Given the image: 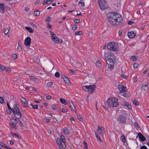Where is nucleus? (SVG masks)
Instances as JSON below:
<instances>
[{
	"label": "nucleus",
	"mask_w": 149,
	"mask_h": 149,
	"mask_svg": "<svg viewBox=\"0 0 149 149\" xmlns=\"http://www.w3.org/2000/svg\"><path fill=\"white\" fill-rule=\"evenodd\" d=\"M51 33V37L52 40L55 42L56 43H61L62 42V39L58 38L55 34L53 33L52 31H50Z\"/></svg>",
	"instance_id": "nucleus-5"
},
{
	"label": "nucleus",
	"mask_w": 149,
	"mask_h": 149,
	"mask_svg": "<svg viewBox=\"0 0 149 149\" xmlns=\"http://www.w3.org/2000/svg\"><path fill=\"white\" fill-rule=\"evenodd\" d=\"M30 24L31 26L33 27H34L35 28H36L37 27V26L36 25L34 24L32 22H30Z\"/></svg>",
	"instance_id": "nucleus-50"
},
{
	"label": "nucleus",
	"mask_w": 149,
	"mask_h": 149,
	"mask_svg": "<svg viewBox=\"0 0 149 149\" xmlns=\"http://www.w3.org/2000/svg\"><path fill=\"white\" fill-rule=\"evenodd\" d=\"M138 135L139 136V139L141 140V141H144L146 140L145 137L141 133H139L138 134Z\"/></svg>",
	"instance_id": "nucleus-18"
},
{
	"label": "nucleus",
	"mask_w": 149,
	"mask_h": 149,
	"mask_svg": "<svg viewBox=\"0 0 149 149\" xmlns=\"http://www.w3.org/2000/svg\"><path fill=\"white\" fill-rule=\"evenodd\" d=\"M30 105L34 109H36L38 108V106L37 104L33 105L31 104Z\"/></svg>",
	"instance_id": "nucleus-40"
},
{
	"label": "nucleus",
	"mask_w": 149,
	"mask_h": 149,
	"mask_svg": "<svg viewBox=\"0 0 149 149\" xmlns=\"http://www.w3.org/2000/svg\"><path fill=\"white\" fill-rule=\"evenodd\" d=\"M111 101H110V100H109V99L107 102L104 103L103 106L104 107L107 109H109L111 107Z\"/></svg>",
	"instance_id": "nucleus-10"
},
{
	"label": "nucleus",
	"mask_w": 149,
	"mask_h": 149,
	"mask_svg": "<svg viewBox=\"0 0 149 149\" xmlns=\"http://www.w3.org/2000/svg\"><path fill=\"white\" fill-rule=\"evenodd\" d=\"M80 21V20L79 19H75L74 20V22L76 23H79Z\"/></svg>",
	"instance_id": "nucleus-51"
},
{
	"label": "nucleus",
	"mask_w": 149,
	"mask_h": 149,
	"mask_svg": "<svg viewBox=\"0 0 149 149\" xmlns=\"http://www.w3.org/2000/svg\"><path fill=\"white\" fill-rule=\"evenodd\" d=\"M52 27V25L49 24V23L48 24V25L47 26V27L49 29H50Z\"/></svg>",
	"instance_id": "nucleus-64"
},
{
	"label": "nucleus",
	"mask_w": 149,
	"mask_h": 149,
	"mask_svg": "<svg viewBox=\"0 0 149 149\" xmlns=\"http://www.w3.org/2000/svg\"><path fill=\"white\" fill-rule=\"evenodd\" d=\"M60 102L64 105H66L67 104V103L66 100L62 98H60Z\"/></svg>",
	"instance_id": "nucleus-26"
},
{
	"label": "nucleus",
	"mask_w": 149,
	"mask_h": 149,
	"mask_svg": "<svg viewBox=\"0 0 149 149\" xmlns=\"http://www.w3.org/2000/svg\"><path fill=\"white\" fill-rule=\"evenodd\" d=\"M52 109L53 110H56L57 109V107L56 106H54L52 107Z\"/></svg>",
	"instance_id": "nucleus-61"
},
{
	"label": "nucleus",
	"mask_w": 149,
	"mask_h": 149,
	"mask_svg": "<svg viewBox=\"0 0 149 149\" xmlns=\"http://www.w3.org/2000/svg\"><path fill=\"white\" fill-rule=\"evenodd\" d=\"M5 70L6 72H9L11 71V69L10 68L8 67H6Z\"/></svg>",
	"instance_id": "nucleus-43"
},
{
	"label": "nucleus",
	"mask_w": 149,
	"mask_h": 149,
	"mask_svg": "<svg viewBox=\"0 0 149 149\" xmlns=\"http://www.w3.org/2000/svg\"><path fill=\"white\" fill-rule=\"evenodd\" d=\"M15 117L19 119L22 116L19 109L17 107L16 104L14 105L12 111Z\"/></svg>",
	"instance_id": "nucleus-2"
},
{
	"label": "nucleus",
	"mask_w": 149,
	"mask_h": 149,
	"mask_svg": "<svg viewBox=\"0 0 149 149\" xmlns=\"http://www.w3.org/2000/svg\"><path fill=\"white\" fill-rule=\"evenodd\" d=\"M78 4H81V6L82 7H84V1L82 0H81L79 1L78 3Z\"/></svg>",
	"instance_id": "nucleus-38"
},
{
	"label": "nucleus",
	"mask_w": 149,
	"mask_h": 149,
	"mask_svg": "<svg viewBox=\"0 0 149 149\" xmlns=\"http://www.w3.org/2000/svg\"><path fill=\"white\" fill-rule=\"evenodd\" d=\"M98 1L99 6L101 9H104L108 7L107 3L104 0H98Z\"/></svg>",
	"instance_id": "nucleus-6"
},
{
	"label": "nucleus",
	"mask_w": 149,
	"mask_h": 149,
	"mask_svg": "<svg viewBox=\"0 0 149 149\" xmlns=\"http://www.w3.org/2000/svg\"><path fill=\"white\" fill-rule=\"evenodd\" d=\"M96 65L97 67H98L99 68H100L101 67V64L100 63V61H97L96 63Z\"/></svg>",
	"instance_id": "nucleus-30"
},
{
	"label": "nucleus",
	"mask_w": 149,
	"mask_h": 149,
	"mask_svg": "<svg viewBox=\"0 0 149 149\" xmlns=\"http://www.w3.org/2000/svg\"><path fill=\"white\" fill-rule=\"evenodd\" d=\"M114 64H112L110 63V64H108V67L111 69H112L113 68V66Z\"/></svg>",
	"instance_id": "nucleus-44"
},
{
	"label": "nucleus",
	"mask_w": 149,
	"mask_h": 149,
	"mask_svg": "<svg viewBox=\"0 0 149 149\" xmlns=\"http://www.w3.org/2000/svg\"><path fill=\"white\" fill-rule=\"evenodd\" d=\"M82 32L81 31H76L75 33V34H76V35H82Z\"/></svg>",
	"instance_id": "nucleus-46"
},
{
	"label": "nucleus",
	"mask_w": 149,
	"mask_h": 149,
	"mask_svg": "<svg viewBox=\"0 0 149 149\" xmlns=\"http://www.w3.org/2000/svg\"><path fill=\"white\" fill-rule=\"evenodd\" d=\"M63 131L65 134L66 135H68L70 133L69 130L66 127H64L63 128Z\"/></svg>",
	"instance_id": "nucleus-24"
},
{
	"label": "nucleus",
	"mask_w": 149,
	"mask_h": 149,
	"mask_svg": "<svg viewBox=\"0 0 149 149\" xmlns=\"http://www.w3.org/2000/svg\"><path fill=\"white\" fill-rule=\"evenodd\" d=\"M17 119H12L11 120V123L16 124L17 123Z\"/></svg>",
	"instance_id": "nucleus-28"
},
{
	"label": "nucleus",
	"mask_w": 149,
	"mask_h": 149,
	"mask_svg": "<svg viewBox=\"0 0 149 149\" xmlns=\"http://www.w3.org/2000/svg\"><path fill=\"white\" fill-rule=\"evenodd\" d=\"M52 2V1L51 2H50L49 3V1H48L47 0V1H43V2L42 3V4L44 5H46L47 4H50Z\"/></svg>",
	"instance_id": "nucleus-37"
},
{
	"label": "nucleus",
	"mask_w": 149,
	"mask_h": 149,
	"mask_svg": "<svg viewBox=\"0 0 149 149\" xmlns=\"http://www.w3.org/2000/svg\"><path fill=\"white\" fill-rule=\"evenodd\" d=\"M68 111V110L66 109H62V111L63 113H65Z\"/></svg>",
	"instance_id": "nucleus-62"
},
{
	"label": "nucleus",
	"mask_w": 149,
	"mask_h": 149,
	"mask_svg": "<svg viewBox=\"0 0 149 149\" xmlns=\"http://www.w3.org/2000/svg\"><path fill=\"white\" fill-rule=\"evenodd\" d=\"M6 67H4L3 65H0V68L1 69V71H3L4 70H5Z\"/></svg>",
	"instance_id": "nucleus-39"
},
{
	"label": "nucleus",
	"mask_w": 149,
	"mask_h": 149,
	"mask_svg": "<svg viewBox=\"0 0 149 149\" xmlns=\"http://www.w3.org/2000/svg\"><path fill=\"white\" fill-rule=\"evenodd\" d=\"M127 35L129 38H132L136 36V33L133 31H131L128 33Z\"/></svg>",
	"instance_id": "nucleus-16"
},
{
	"label": "nucleus",
	"mask_w": 149,
	"mask_h": 149,
	"mask_svg": "<svg viewBox=\"0 0 149 149\" xmlns=\"http://www.w3.org/2000/svg\"><path fill=\"white\" fill-rule=\"evenodd\" d=\"M128 103L127 102H121V104L123 106H127Z\"/></svg>",
	"instance_id": "nucleus-34"
},
{
	"label": "nucleus",
	"mask_w": 149,
	"mask_h": 149,
	"mask_svg": "<svg viewBox=\"0 0 149 149\" xmlns=\"http://www.w3.org/2000/svg\"><path fill=\"white\" fill-rule=\"evenodd\" d=\"M126 118L124 115H120L117 118L118 120L120 123H124L126 121Z\"/></svg>",
	"instance_id": "nucleus-11"
},
{
	"label": "nucleus",
	"mask_w": 149,
	"mask_h": 149,
	"mask_svg": "<svg viewBox=\"0 0 149 149\" xmlns=\"http://www.w3.org/2000/svg\"><path fill=\"white\" fill-rule=\"evenodd\" d=\"M128 23L130 25H131L133 24H134V22L132 21H129L128 22Z\"/></svg>",
	"instance_id": "nucleus-63"
},
{
	"label": "nucleus",
	"mask_w": 149,
	"mask_h": 149,
	"mask_svg": "<svg viewBox=\"0 0 149 149\" xmlns=\"http://www.w3.org/2000/svg\"><path fill=\"white\" fill-rule=\"evenodd\" d=\"M4 101L3 97H0V103L1 104H4Z\"/></svg>",
	"instance_id": "nucleus-41"
},
{
	"label": "nucleus",
	"mask_w": 149,
	"mask_h": 149,
	"mask_svg": "<svg viewBox=\"0 0 149 149\" xmlns=\"http://www.w3.org/2000/svg\"><path fill=\"white\" fill-rule=\"evenodd\" d=\"M138 65L137 63H134L133 65V67L134 69H136L137 68Z\"/></svg>",
	"instance_id": "nucleus-53"
},
{
	"label": "nucleus",
	"mask_w": 149,
	"mask_h": 149,
	"mask_svg": "<svg viewBox=\"0 0 149 149\" xmlns=\"http://www.w3.org/2000/svg\"><path fill=\"white\" fill-rule=\"evenodd\" d=\"M30 79H31L35 81H36V80L37 79L36 78H33V77H30Z\"/></svg>",
	"instance_id": "nucleus-58"
},
{
	"label": "nucleus",
	"mask_w": 149,
	"mask_h": 149,
	"mask_svg": "<svg viewBox=\"0 0 149 149\" xmlns=\"http://www.w3.org/2000/svg\"><path fill=\"white\" fill-rule=\"evenodd\" d=\"M60 74L58 72H57L55 74V77L58 78L60 77Z\"/></svg>",
	"instance_id": "nucleus-47"
},
{
	"label": "nucleus",
	"mask_w": 149,
	"mask_h": 149,
	"mask_svg": "<svg viewBox=\"0 0 149 149\" xmlns=\"http://www.w3.org/2000/svg\"><path fill=\"white\" fill-rule=\"evenodd\" d=\"M40 11L39 10H36L34 12V15L36 16H38L40 15Z\"/></svg>",
	"instance_id": "nucleus-27"
},
{
	"label": "nucleus",
	"mask_w": 149,
	"mask_h": 149,
	"mask_svg": "<svg viewBox=\"0 0 149 149\" xmlns=\"http://www.w3.org/2000/svg\"><path fill=\"white\" fill-rule=\"evenodd\" d=\"M63 76H64L63 79L65 82L68 84L69 85L70 84V81L69 79L65 75H63Z\"/></svg>",
	"instance_id": "nucleus-23"
},
{
	"label": "nucleus",
	"mask_w": 149,
	"mask_h": 149,
	"mask_svg": "<svg viewBox=\"0 0 149 149\" xmlns=\"http://www.w3.org/2000/svg\"><path fill=\"white\" fill-rule=\"evenodd\" d=\"M77 25H75L72 27V29L73 30H75L77 29Z\"/></svg>",
	"instance_id": "nucleus-57"
},
{
	"label": "nucleus",
	"mask_w": 149,
	"mask_h": 149,
	"mask_svg": "<svg viewBox=\"0 0 149 149\" xmlns=\"http://www.w3.org/2000/svg\"><path fill=\"white\" fill-rule=\"evenodd\" d=\"M104 57L106 59L108 58H110V57L112 59H116V57L111 53L110 52H107L104 54Z\"/></svg>",
	"instance_id": "nucleus-9"
},
{
	"label": "nucleus",
	"mask_w": 149,
	"mask_h": 149,
	"mask_svg": "<svg viewBox=\"0 0 149 149\" xmlns=\"http://www.w3.org/2000/svg\"><path fill=\"white\" fill-rule=\"evenodd\" d=\"M25 29L30 33H33L34 32L33 29L30 27L26 26Z\"/></svg>",
	"instance_id": "nucleus-25"
},
{
	"label": "nucleus",
	"mask_w": 149,
	"mask_h": 149,
	"mask_svg": "<svg viewBox=\"0 0 149 149\" xmlns=\"http://www.w3.org/2000/svg\"><path fill=\"white\" fill-rule=\"evenodd\" d=\"M31 42V39L29 37H27L24 40V44L27 46L29 47Z\"/></svg>",
	"instance_id": "nucleus-12"
},
{
	"label": "nucleus",
	"mask_w": 149,
	"mask_h": 149,
	"mask_svg": "<svg viewBox=\"0 0 149 149\" xmlns=\"http://www.w3.org/2000/svg\"><path fill=\"white\" fill-rule=\"evenodd\" d=\"M109 100L111 101V104L113 105V107H116L119 105L118 103L116 102L118 100L116 98L110 97L109 98Z\"/></svg>",
	"instance_id": "nucleus-7"
},
{
	"label": "nucleus",
	"mask_w": 149,
	"mask_h": 149,
	"mask_svg": "<svg viewBox=\"0 0 149 149\" xmlns=\"http://www.w3.org/2000/svg\"><path fill=\"white\" fill-rule=\"evenodd\" d=\"M53 84V83L52 82H51L47 83V86L51 87L52 86Z\"/></svg>",
	"instance_id": "nucleus-45"
},
{
	"label": "nucleus",
	"mask_w": 149,
	"mask_h": 149,
	"mask_svg": "<svg viewBox=\"0 0 149 149\" xmlns=\"http://www.w3.org/2000/svg\"><path fill=\"white\" fill-rule=\"evenodd\" d=\"M95 135L97 139L100 141L101 142L102 141L100 139V136L98 135V134L97 133H95Z\"/></svg>",
	"instance_id": "nucleus-32"
},
{
	"label": "nucleus",
	"mask_w": 149,
	"mask_h": 149,
	"mask_svg": "<svg viewBox=\"0 0 149 149\" xmlns=\"http://www.w3.org/2000/svg\"><path fill=\"white\" fill-rule=\"evenodd\" d=\"M121 77H122L125 79L127 78V75L124 74H122L121 75Z\"/></svg>",
	"instance_id": "nucleus-60"
},
{
	"label": "nucleus",
	"mask_w": 149,
	"mask_h": 149,
	"mask_svg": "<svg viewBox=\"0 0 149 149\" xmlns=\"http://www.w3.org/2000/svg\"><path fill=\"white\" fill-rule=\"evenodd\" d=\"M107 18L109 19V23L113 26L119 25L123 22L122 16L119 14L115 12L108 13Z\"/></svg>",
	"instance_id": "nucleus-1"
},
{
	"label": "nucleus",
	"mask_w": 149,
	"mask_h": 149,
	"mask_svg": "<svg viewBox=\"0 0 149 149\" xmlns=\"http://www.w3.org/2000/svg\"><path fill=\"white\" fill-rule=\"evenodd\" d=\"M68 105L72 111H75V107L73 103H70Z\"/></svg>",
	"instance_id": "nucleus-22"
},
{
	"label": "nucleus",
	"mask_w": 149,
	"mask_h": 149,
	"mask_svg": "<svg viewBox=\"0 0 149 149\" xmlns=\"http://www.w3.org/2000/svg\"><path fill=\"white\" fill-rule=\"evenodd\" d=\"M57 140L58 141V142L61 141L60 140H61L63 142H65V143L66 141L65 136L63 135H61L60 138H57Z\"/></svg>",
	"instance_id": "nucleus-21"
},
{
	"label": "nucleus",
	"mask_w": 149,
	"mask_h": 149,
	"mask_svg": "<svg viewBox=\"0 0 149 149\" xmlns=\"http://www.w3.org/2000/svg\"><path fill=\"white\" fill-rule=\"evenodd\" d=\"M132 102L136 106H138L139 105V102L136 101L135 99L132 100Z\"/></svg>",
	"instance_id": "nucleus-33"
},
{
	"label": "nucleus",
	"mask_w": 149,
	"mask_h": 149,
	"mask_svg": "<svg viewBox=\"0 0 149 149\" xmlns=\"http://www.w3.org/2000/svg\"><path fill=\"white\" fill-rule=\"evenodd\" d=\"M9 28H6L4 29V33L5 35H7L9 32Z\"/></svg>",
	"instance_id": "nucleus-29"
},
{
	"label": "nucleus",
	"mask_w": 149,
	"mask_h": 149,
	"mask_svg": "<svg viewBox=\"0 0 149 149\" xmlns=\"http://www.w3.org/2000/svg\"><path fill=\"white\" fill-rule=\"evenodd\" d=\"M97 132V134L102 136L104 132V127H100L98 126Z\"/></svg>",
	"instance_id": "nucleus-13"
},
{
	"label": "nucleus",
	"mask_w": 149,
	"mask_h": 149,
	"mask_svg": "<svg viewBox=\"0 0 149 149\" xmlns=\"http://www.w3.org/2000/svg\"><path fill=\"white\" fill-rule=\"evenodd\" d=\"M96 88V86L94 85L84 86L82 87V88L84 90L88 92L91 94H92L95 90Z\"/></svg>",
	"instance_id": "nucleus-3"
},
{
	"label": "nucleus",
	"mask_w": 149,
	"mask_h": 149,
	"mask_svg": "<svg viewBox=\"0 0 149 149\" xmlns=\"http://www.w3.org/2000/svg\"><path fill=\"white\" fill-rule=\"evenodd\" d=\"M137 59V58L135 56H133L131 58V60L132 61H135Z\"/></svg>",
	"instance_id": "nucleus-49"
},
{
	"label": "nucleus",
	"mask_w": 149,
	"mask_h": 149,
	"mask_svg": "<svg viewBox=\"0 0 149 149\" xmlns=\"http://www.w3.org/2000/svg\"><path fill=\"white\" fill-rule=\"evenodd\" d=\"M119 94L125 97H127L130 95V93L129 91L125 90L124 91L120 92Z\"/></svg>",
	"instance_id": "nucleus-14"
},
{
	"label": "nucleus",
	"mask_w": 149,
	"mask_h": 149,
	"mask_svg": "<svg viewBox=\"0 0 149 149\" xmlns=\"http://www.w3.org/2000/svg\"><path fill=\"white\" fill-rule=\"evenodd\" d=\"M118 89L120 92L124 91L126 90V88L123 85H119L118 86Z\"/></svg>",
	"instance_id": "nucleus-19"
},
{
	"label": "nucleus",
	"mask_w": 149,
	"mask_h": 149,
	"mask_svg": "<svg viewBox=\"0 0 149 149\" xmlns=\"http://www.w3.org/2000/svg\"><path fill=\"white\" fill-rule=\"evenodd\" d=\"M12 57L14 58L15 59L17 58V54H12Z\"/></svg>",
	"instance_id": "nucleus-52"
},
{
	"label": "nucleus",
	"mask_w": 149,
	"mask_h": 149,
	"mask_svg": "<svg viewBox=\"0 0 149 149\" xmlns=\"http://www.w3.org/2000/svg\"><path fill=\"white\" fill-rule=\"evenodd\" d=\"M142 88L144 90L146 91L148 88V86L147 85L143 84L142 85Z\"/></svg>",
	"instance_id": "nucleus-31"
},
{
	"label": "nucleus",
	"mask_w": 149,
	"mask_h": 149,
	"mask_svg": "<svg viewBox=\"0 0 149 149\" xmlns=\"http://www.w3.org/2000/svg\"><path fill=\"white\" fill-rule=\"evenodd\" d=\"M128 108L130 110L132 109V106L128 103L127 106Z\"/></svg>",
	"instance_id": "nucleus-54"
},
{
	"label": "nucleus",
	"mask_w": 149,
	"mask_h": 149,
	"mask_svg": "<svg viewBox=\"0 0 149 149\" xmlns=\"http://www.w3.org/2000/svg\"><path fill=\"white\" fill-rule=\"evenodd\" d=\"M5 5L3 3H0V12L2 13H3L5 12Z\"/></svg>",
	"instance_id": "nucleus-17"
},
{
	"label": "nucleus",
	"mask_w": 149,
	"mask_h": 149,
	"mask_svg": "<svg viewBox=\"0 0 149 149\" xmlns=\"http://www.w3.org/2000/svg\"><path fill=\"white\" fill-rule=\"evenodd\" d=\"M21 100L22 103L23 104L24 106L26 107H28V106H27V102L25 98L23 97H22L21 99Z\"/></svg>",
	"instance_id": "nucleus-20"
},
{
	"label": "nucleus",
	"mask_w": 149,
	"mask_h": 149,
	"mask_svg": "<svg viewBox=\"0 0 149 149\" xmlns=\"http://www.w3.org/2000/svg\"><path fill=\"white\" fill-rule=\"evenodd\" d=\"M52 19V18L48 16L45 19V21L49 22Z\"/></svg>",
	"instance_id": "nucleus-48"
},
{
	"label": "nucleus",
	"mask_w": 149,
	"mask_h": 149,
	"mask_svg": "<svg viewBox=\"0 0 149 149\" xmlns=\"http://www.w3.org/2000/svg\"><path fill=\"white\" fill-rule=\"evenodd\" d=\"M121 139L122 141L124 143H125L126 141H125V136L123 135L121 137Z\"/></svg>",
	"instance_id": "nucleus-35"
},
{
	"label": "nucleus",
	"mask_w": 149,
	"mask_h": 149,
	"mask_svg": "<svg viewBox=\"0 0 149 149\" xmlns=\"http://www.w3.org/2000/svg\"><path fill=\"white\" fill-rule=\"evenodd\" d=\"M107 48L109 49L114 51H118L117 44L114 42L109 43L107 45Z\"/></svg>",
	"instance_id": "nucleus-4"
},
{
	"label": "nucleus",
	"mask_w": 149,
	"mask_h": 149,
	"mask_svg": "<svg viewBox=\"0 0 149 149\" xmlns=\"http://www.w3.org/2000/svg\"><path fill=\"white\" fill-rule=\"evenodd\" d=\"M0 145L2 146L5 148H7V149H8V146H6V144H4L3 143H0Z\"/></svg>",
	"instance_id": "nucleus-36"
},
{
	"label": "nucleus",
	"mask_w": 149,
	"mask_h": 149,
	"mask_svg": "<svg viewBox=\"0 0 149 149\" xmlns=\"http://www.w3.org/2000/svg\"><path fill=\"white\" fill-rule=\"evenodd\" d=\"M77 118L80 121H81L82 120V117L81 116H78Z\"/></svg>",
	"instance_id": "nucleus-59"
},
{
	"label": "nucleus",
	"mask_w": 149,
	"mask_h": 149,
	"mask_svg": "<svg viewBox=\"0 0 149 149\" xmlns=\"http://www.w3.org/2000/svg\"><path fill=\"white\" fill-rule=\"evenodd\" d=\"M140 149H148V148L146 146H141Z\"/></svg>",
	"instance_id": "nucleus-56"
},
{
	"label": "nucleus",
	"mask_w": 149,
	"mask_h": 149,
	"mask_svg": "<svg viewBox=\"0 0 149 149\" xmlns=\"http://www.w3.org/2000/svg\"><path fill=\"white\" fill-rule=\"evenodd\" d=\"M7 107H8V109L9 110H11L12 111V110H13V109H12L10 106V105H9V103H7Z\"/></svg>",
	"instance_id": "nucleus-55"
},
{
	"label": "nucleus",
	"mask_w": 149,
	"mask_h": 149,
	"mask_svg": "<svg viewBox=\"0 0 149 149\" xmlns=\"http://www.w3.org/2000/svg\"><path fill=\"white\" fill-rule=\"evenodd\" d=\"M106 60L107 63L108 64H110V63L114 64L115 63L116 59H112L110 57V58H107L106 59Z\"/></svg>",
	"instance_id": "nucleus-15"
},
{
	"label": "nucleus",
	"mask_w": 149,
	"mask_h": 149,
	"mask_svg": "<svg viewBox=\"0 0 149 149\" xmlns=\"http://www.w3.org/2000/svg\"><path fill=\"white\" fill-rule=\"evenodd\" d=\"M17 50L19 52H20L22 50V48L20 45H18L17 47Z\"/></svg>",
	"instance_id": "nucleus-42"
},
{
	"label": "nucleus",
	"mask_w": 149,
	"mask_h": 149,
	"mask_svg": "<svg viewBox=\"0 0 149 149\" xmlns=\"http://www.w3.org/2000/svg\"><path fill=\"white\" fill-rule=\"evenodd\" d=\"M60 140L61 141L58 142V141L57 140V139H56V143L57 144L60 146L59 148L58 149H64L66 147L65 145V142L62 141L61 140Z\"/></svg>",
	"instance_id": "nucleus-8"
}]
</instances>
